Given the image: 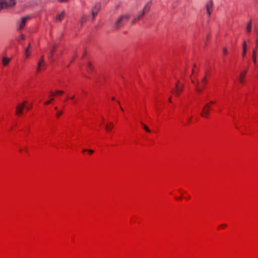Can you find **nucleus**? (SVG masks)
Listing matches in <instances>:
<instances>
[{
    "mask_svg": "<svg viewBox=\"0 0 258 258\" xmlns=\"http://www.w3.org/2000/svg\"><path fill=\"white\" fill-rule=\"evenodd\" d=\"M247 73V71L245 70L242 72H240L238 77V80L240 83L243 84L244 82V78Z\"/></svg>",
    "mask_w": 258,
    "mask_h": 258,
    "instance_id": "nucleus-11",
    "label": "nucleus"
},
{
    "mask_svg": "<svg viewBox=\"0 0 258 258\" xmlns=\"http://www.w3.org/2000/svg\"><path fill=\"white\" fill-rule=\"evenodd\" d=\"M10 60H11L10 58L4 57H3V60H2L3 64L4 66H6L7 64H8L9 63V62H10Z\"/></svg>",
    "mask_w": 258,
    "mask_h": 258,
    "instance_id": "nucleus-17",
    "label": "nucleus"
},
{
    "mask_svg": "<svg viewBox=\"0 0 258 258\" xmlns=\"http://www.w3.org/2000/svg\"><path fill=\"white\" fill-rule=\"evenodd\" d=\"M254 32L256 36V47L258 45V24L257 26H255L254 28Z\"/></svg>",
    "mask_w": 258,
    "mask_h": 258,
    "instance_id": "nucleus-14",
    "label": "nucleus"
},
{
    "mask_svg": "<svg viewBox=\"0 0 258 258\" xmlns=\"http://www.w3.org/2000/svg\"><path fill=\"white\" fill-rule=\"evenodd\" d=\"M94 18H95V17H93V16H92V20H93L94 19Z\"/></svg>",
    "mask_w": 258,
    "mask_h": 258,
    "instance_id": "nucleus-40",
    "label": "nucleus"
},
{
    "mask_svg": "<svg viewBox=\"0 0 258 258\" xmlns=\"http://www.w3.org/2000/svg\"><path fill=\"white\" fill-rule=\"evenodd\" d=\"M179 81L175 85V89L172 91V93H174L176 96H178L180 93L182 91L183 85H178Z\"/></svg>",
    "mask_w": 258,
    "mask_h": 258,
    "instance_id": "nucleus-7",
    "label": "nucleus"
},
{
    "mask_svg": "<svg viewBox=\"0 0 258 258\" xmlns=\"http://www.w3.org/2000/svg\"><path fill=\"white\" fill-rule=\"evenodd\" d=\"M26 102L19 103L16 107V114L18 116H20L23 113V109L26 107Z\"/></svg>",
    "mask_w": 258,
    "mask_h": 258,
    "instance_id": "nucleus-5",
    "label": "nucleus"
},
{
    "mask_svg": "<svg viewBox=\"0 0 258 258\" xmlns=\"http://www.w3.org/2000/svg\"><path fill=\"white\" fill-rule=\"evenodd\" d=\"M44 62V56H42L40 58V59L39 60L38 63H37V71L38 72H40L41 70L40 67L41 66L42 64Z\"/></svg>",
    "mask_w": 258,
    "mask_h": 258,
    "instance_id": "nucleus-13",
    "label": "nucleus"
},
{
    "mask_svg": "<svg viewBox=\"0 0 258 258\" xmlns=\"http://www.w3.org/2000/svg\"><path fill=\"white\" fill-rule=\"evenodd\" d=\"M63 93V91H62L61 90H57L55 92V94H59V95H61Z\"/></svg>",
    "mask_w": 258,
    "mask_h": 258,
    "instance_id": "nucleus-29",
    "label": "nucleus"
},
{
    "mask_svg": "<svg viewBox=\"0 0 258 258\" xmlns=\"http://www.w3.org/2000/svg\"><path fill=\"white\" fill-rule=\"evenodd\" d=\"M141 124L143 126V127L144 128V129L148 133H150L151 132V131L148 128V127L145 124H144L142 122H141Z\"/></svg>",
    "mask_w": 258,
    "mask_h": 258,
    "instance_id": "nucleus-24",
    "label": "nucleus"
},
{
    "mask_svg": "<svg viewBox=\"0 0 258 258\" xmlns=\"http://www.w3.org/2000/svg\"><path fill=\"white\" fill-rule=\"evenodd\" d=\"M211 105L210 104L207 103L204 106L201 115L205 118H208L210 113Z\"/></svg>",
    "mask_w": 258,
    "mask_h": 258,
    "instance_id": "nucleus-4",
    "label": "nucleus"
},
{
    "mask_svg": "<svg viewBox=\"0 0 258 258\" xmlns=\"http://www.w3.org/2000/svg\"><path fill=\"white\" fill-rule=\"evenodd\" d=\"M215 103V101H211L210 102V103L209 104H214Z\"/></svg>",
    "mask_w": 258,
    "mask_h": 258,
    "instance_id": "nucleus-35",
    "label": "nucleus"
},
{
    "mask_svg": "<svg viewBox=\"0 0 258 258\" xmlns=\"http://www.w3.org/2000/svg\"><path fill=\"white\" fill-rule=\"evenodd\" d=\"M120 109H121L122 111H123V108H122L121 107H120Z\"/></svg>",
    "mask_w": 258,
    "mask_h": 258,
    "instance_id": "nucleus-39",
    "label": "nucleus"
},
{
    "mask_svg": "<svg viewBox=\"0 0 258 258\" xmlns=\"http://www.w3.org/2000/svg\"><path fill=\"white\" fill-rule=\"evenodd\" d=\"M26 108H27V109L28 110H29V109H30V107H26Z\"/></svg>",
    "mask_w": 258,
    "mask_h": 258,
    "instance_id": "nucleus-38",
    "label": "nucleus"
},
{
    "mask_svg": "<svg viewBox=\"0 0 258 258\" xmlns=\"http://www.w3.org/2000/svg\"><path fill=\"white\" fill-rule=\"evenodd\" d=\"M55 93L53 92H50V95H49V97H51V96H55Z\"/></svg>",
    "mask_w": 258,
    "mask_h": 258,
    "instance_id": "nucleus-32",
    "label": "nucleus"
},
{
    "mask_svg": "<svg viewBox=\"0 0 258 258\" xmlns=\"http://www.w3.org/2000/svg\"><path fill=\"white\" fill-rule=\"evenodd\" d=\"M68 0H58L59 2H67Z\"/></svg>",
    "mask_w": 258,
    "mask_h": 258,
    "instance_id": "nucleus-34",
    "label": "nucleus"
},
{
    "mask_svg": "<svg viewBox=\"0 0 258 258\" xmlns=\"http://www.w3.org/2000/svg\"><path fill=\"white\" fill-rule=\"evenodd\" d=\"M16 4L15 0H0V10L8 7H13Z\"/></svg>",
    "mask_w": 258,
    "mask_h": 258,
    "instance_id": "nucleus-3",
    "label": "nucleus"
},
{
    "mask_svg": "<svg viewBox=\"0 0 258 258\" xmlns=\"http://www.w3.org/2000/svg\"><path fill=\"white\" fill-rule=\"evenodd\" d=\"M246 30L248 33H250L251 31V21L250 20L247 24Z\"/></svg>",
    "mask_w": 258,
    "mask_h": 258,
    "instance_id": "nucleus-16",
    "label": "nucleus"
},
{
    "mask_svg": "<svg viewBox=\"0 0 258 258\" xmlns=\"http://www.w3.org/2000/svg\"><path fill=\"white\" fill-rule=\"evenodd\" d=\"M88 151L90 154H92L94 152L93 150H88V149H84L83 152H86Z\"/></svg>",
    "mask_w": 258,
    "mask_h": 258,
    "instance_id": "nucleus-28",
    "label": "nucleus"
},
{
    "mask_svg": "<svg viewBox=\"0 0 258 258\" xmlns=\"http://www.w3.org/2000/svg\"><path fill=\"white\" fill-rule=\"evenodd\" d=\"M57 107H55L54 109L57 110Z\"/></svg>",
    "mask_w": 258,
    "mask_h": 258,
    "instance_id": "nucleus-42",
    "label": "nucleus"
},
{
    "mask_svg": "<svg viewBox=\"0 0 258 258\" xmlns=\"http://www.w3.org/2000/svg\"><path fill=\"white\" fill-rule=\"evenodd\" d=\"M74 98H75V96H73L71 97V99H73Z\"/></svg>",
    "mask_w": 258,
    "mask_h": 258,
    "instance_id": "nucleus-37",
    "label": "nucleus"
},
{
    "mask_svg": "<svg viewBox=\"0 0 258 258\" xmlns=\"http://www.w3.org/2000/svg\"><path fill=\"white\" fill-rule=\"evenodd\" d=\"M62 114V111H57L56 113V117H59Z\"/></svg>",
    "mask_w": 258,
    "mask_h": 258,
    "instance_id": "nucleus-27",
    "label": "nucleus"
},
{
    "mask_svg": "<svg viewBox=\"0 0 258 258\" xmlns=\"http://www.w3.org/2000/svg\"><path fill=\"white\" fill-rule=\"evenodd\" d=\"M246 42L245 41H244L243 43V46H242V48H243V51L241 53L242 56H244L245 55V53H246Z\"/></svg>",
    "mask_w": 258,
    "mask_h": 258,
    "instance_id": "nucleus-19",
    "label": "nucleus"
},
{
    "mask_svg": "<svg viewBox=\"0 0 258 258\" xmlns=\"http://www.w3.org/2000/svg\"><path fill=\"white\" fill-rule=\"evenodd\" d=\"M191 83L195 85V89L198 92H202L203 89L205 88V85L207 82V79L206 76H205L201 81H198L197 82H195L193 80H191Z\"/></svg>",
    "mask_w": 258,
    "mask_h": 258,
    "instance_id": "nucleus-2",
    "label": "nucleus"
},
{
    "mask_svg": "<svg viewBox=\"0 0 258 258\" xmlns=\"http://www.w3.org/2000/svg\"><path fill=\"white\" fill-rule=\"evenodd\" d=\"M256 47H255V48L253 50L252 56V60L254 63H255V62H256Z\"/></svg>",
    "mask_w": 258,
    "mask_h": 258,
    "instance_id": "nucleus-22",
    "label": "nucleus"
},
{
    "mask_svg": "<svg viewBox=\"0 0 258 258\" xmlns=\"http://www.w3.org/2000/svg\"><path fill=\"white\" fill-rule=\"evenodd\" d=\"M86 16L84 14H83L80 20V23L81 24H82L84 22H85L86 21Z\"/></svg>",
    "mask_w": 258,
    "mask_h": 258,
    "instance_id": "nucleus-23",
    "label": "nucleus"
},
{
    "mask_svg": "<svg viewBox=\"0 0 258 258\" xmlns=\"http://www.w3.org/2000/svg\"><path fill=\"white\" fill-rule=\"evenodd\" d=\"M92 69V66L90 63H88V71Z\"/></svg>",
    "mask_w": 258,
    "mask_h": 258,
    "instance_id": "nucleus-31",
    "label": "nucleus"
},
{
    "mask_svg": "<svg viewBox=\"0 0 258 258\" xmlns=\"http://www.w3.org/2000/svg\"><path fill=\"white\" fill-rule=\"evenodd\" d=\"M28 18H29L28 16H25L21 18V20L18 24V28H17L18 30L22 29L24 27L25 24H26V22Z\"/></svg>",
    "mask_w": 258,
    "mask_h": 258,
    "instance_id": "nucleus-9",
    "label": "nucleus"
},
{
    "mask_svg": "<svg viewBox=\"0 0 258 258\" xmlns=\"http://www.w3.org/2000/svg\"><path fill=\"white\" fill-rule=\"evenodd\" d=\"M105 127L107 131H109L113 127V124L110 122L109 124H106Z\"/></svg>",
    "mask_w": 258,
    "mask_h": 258,
    "instance_id": "nucleus-21",
    "label": "nucleus"
},
{
    "mask_svg": "<svg viewBox=\"0 0 258 258\" xmlns=\"http://www.w3.org/2000/svg\"><path fill=\"white\" fill-rule=\"evenodd\" d=\"M194 73V70H192V74Z\"/></svg>",
    "mask_w": 258,
    "mask_h": 258,
    "instance_id": "nucleus-43",
    "label": "nucleus"
},
{
    "mask_svg": "<svg viewBox=\"0 0 258 258\" xmlns=\"http://www.w3.org/2000/svg\"><path fill=\"white\" fill-rule=\"evenodd\" d=\"M57 46V44H54L53 45V46L51 47L50 51V53L48 56L49 59H52L53 55L54 54V52Z\"/></svg>",
    "mask_w": 258,
    "mask_h": 258,
    "instance_id": "nucleus-12",
    "label": "nucleus"
},
{
    "mask_svg": "<svg viewBox=\"0 0 258 258\" xmlns=\"http://www.w3.org/2000/svg\"><path fill=\"white\" fill-rule=\"evenodd\" d=\"M53 100H54V98H51L50 99H49V100H47L46 101H45L44 102V104L48 105V104H50Z\"/></svg>",
    "mask_w": 258,
    "mask_h": 258,
    "instance_id": "nucleus-25",
    "label": "nucleus"
},
{
    "mask_svg": "<svg viewBox=\"0 0 258 258\" xmlns=\"http://www.w3.org/2000/svg\"><path fill=\"white\" fill-rule=\"evenodd\" d=\"M130 16L127 14H123L118 16L113 23V27L115 29H118L122 26L127 21Z\"/></svg>",
    "mask_w": 258,
    "mask_h": 258,
    "instance_id": "nucleus-1",
    "label": "nucleus"
},
{
    "mask_svg": "<svg viewBox=\"0 0 258 258\" xmlns=\"http://www.w3.org/2000/svg\"><path fill=\"white\" fill-rule=\"evenodd\" d=\"M169 101L170 102H171V97H170V98H169Z\"/></svg>",
    "mask_w": 258,
    "mask_h": 258,
    "instance_id": "nucleus-36",
    "label": "nucleus"
},
{
    "mask_svg": "<svg viewBox=\"0 0 258 258\" xmlns=\"http://www.w3.org/2000/svg\"><path fill=\"white\" fill-rule=\"evenodd\" d=\"M223 51L224 54H226L227 53L228 50L226 47H224L223 48Z\"/></svg>",
    "mask_w": 258,
    "mask_h": 258,
    "instance_id": "nucleus-30",
    "label": "nucleus"
},
{
    "mask_svg": "<svg viewBox=\"0 0 258 258\" xmlns=\"http://www.w3.org/2000/svg\"><path fill=\"white\" fill-rule=\"evenodd\" d=\"M115 99L114 97H112V100H114Z\"/></svg>",
    "mask_w": 258,
    "mask_h": 258,
    "instance_id": "nucleus-41",
    "label": "nucleus"
},
{
    "mask_svg": "<svg viewBox=\"0 0 258 258\" xmlns=\"http://www.w3.org/2000/svg\"><path fill=\"white\" fill-rule=\"evenodd\" d=\"M151 6V2L149 1L145 5V7L143 8V11L142 13V15H144L145 13H147L150 9V7Z\"/></svg>",
    "mask_w": 258,
    "mask_h": 258,
    "instance_id": "nucleus-10",
    "label": "nucleus"
},
{
    "mask_svg": "<svg viewBox=\"0 0 258 258\" xmlns=\"http://www.w3.org/2000/svg\"><path fill=\"white\" fill-rule=\"evenodd\" d=\"M101 9V4L100 3H96L94 6L92 7L91 10V14L92 16L95 17V16L97 14L98 11Z\"/></svg>",
    "mask_w": 258,
    "mask_h": 258,
    "instance_id": "nucleus-6",
    "label": "nucleus"
},
{
    "mask_svg": "<svg viewBox=\"0 0 258 258\" xmlns=\"http://www.w3.org/2000/svg\"><path fill=\"white\" fill-rule=\"evenodd\" d=\"M30 47H31V44L29 43L27 47L25 50V56L27 58H28L30 56V52L29 51V49Z\"/></svg>",
    "mask_w": 258,
    "mask_h": 258,
    "instance_id": "nucleus-15",
    "label": "nucleus"
},
{
    "mask_svg": "<svg viewBox=\"0 0 258 258\" xmlns=\"http://www.w3.org/2000/svg\"><path fill=\"white\" fill-rule=\"evenodd\" d=\"M25 38V36L23 34H21L20 35V36L18 38V40L20 41L21 40H24Z\"/></svg>",
    "mask_w": 258,
    "mask_h": 258,
    "instance_id": "nucleus-26",
    "label": "nucleus"
},
{
    "mask_svg": "<svg viewBox=\"0 0 258 258\" xmlns=\"http://www.w3.org/2000/svg\"><path fill=\"white\" fill-rule=\"evenodd\" d=\"M226 226V225L225 224H221L220 225V227H221V228H224Z\"/></svg>",
    "mask_w": 258,
    "mask_h": 258,
    "instance_id": "nucleus-33",
    "label": "nucleus"
},
{
    "mask_svg": "<svg viewBox=\"0 0 258 258\" xmlns=\"http://www.w3.org/2000/svg\"><path fill=\"white\" fill-rule=\"evenodd\" d=\"M213 3L212 1H209L207 2L206 8V12L207 14L210 16L211 14V12L213 11Z\"/></svg>",
    "mask_w": 258,
    "mask_h": 258,
    "instance_id": "nucleus-8",
    "label": "nucleus"
},
{
    "mask_svg": "<svg viewBox=\"0 0 258 258\" xmlns=\"http://www.w3.org/2000/svg\"><path fill=\"white\" fill-rule=\"evenodd\" d=\"M64 15V12L62 11L60 14L56 16V19L57 20L61 21V19L63 18Z\"/></svg>",
    "mask_w": 258,
    "mask_h": 258,
    "instance_id": "nucleus-18",
    "label": "nucleus"
},
{
    "mask_svg": "<svg viewBox=\"0 0 258 258\" xmlns=\"http://www.w3.org/2000/svg\"><path fill=\"white\" fill-rule=\"evenodd\" d=\"M143 15H142V13L139 14L138 15H137L132 21V23L134 24L135 23L137 20L140 19L142 16Z\"/></svg>",
    "mask_w": 258,
    "mask_h": 258,
    "instance_id": "nucleus-20",
    "label": "nucleus"
}]
</instances>
